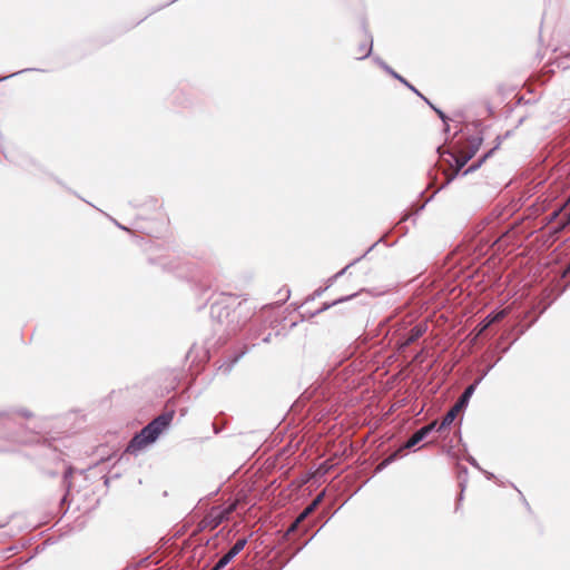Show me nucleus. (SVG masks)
<instances>
[{"instance_id":"f257e3e1","label":"nucleus","mask_w":570,"mask_h":570,"mask_svg":"<svg viewBox=\"0 0 570 570\" xmlns=\"http://www.w3.org/2000/svg\"><path fill=\"white\" fill-rule=\"evenodd\" d=\"M174 415V411H168L155 417L130 440L126 451L136 453L148 444L154 443L161 432L170 425Z\"/></svg>"},{"instance_id":"2f4dec72","label":"nucleus","mask_w":570,"mask_h":570,"mask_svg":"<svg viewBox=\"0 0 570 570\" xmlns=\"http://www.w3.org/2000/svg\"><path fill=\"white\" fill-rule=\"evenodd\" d=\"M271 338H272V333H268L266 336H264L262 338V342L263 343H269L271 342Z\"/></svg>"},{"instance_id":"58836bf2","label":"nucleus","mask_w":570,"mask_h":570,"mask_svg":"<svg viewBox=\"0 0 570 570\" xmlns=\"http://www.w3.org/2000/svg\"><path fill=\"white\" fill-rule=\"evenodd\" d=\"M176 0H171L170 2H167V6H170V3L175 2Z\"/></svg>"},{"instance_id":"0eeeda50","label":"nucleus","mask_w":570,"mask_h":570,"mask_svg":"<svg viewBox=\"0 0 570 570\" xmlns=\"http://www.w3.org/2000/svg\"><path fill=\"white\" fill-rule=\"evenodd\" d=\"M372 48H373V38L371 35L366 33L364 40L361 41V43L358 45V47L356 49L355 58L356 59L367 58L372 52Z\"/></svg>"},{"instance_id":"f8f14e48","label":"nucleus","mask_w":570,"mask_h":570,"mask_svg":"<svg viewBox=\"0 0 570 570\" xmlns=\"http://www.w3.org/2000/svg\"><path fill=\"white\" fill-rule=\"evenodd\" d=\"M482 377L473 384L469 385L459 399V406H466L471 396L473 395L476 385L481 382Z\"/></svg>"},{"instance_id":"2eb2a0df","label":"nucleus","mask_w":570,"mask_h":570,"mask_svg":"<svg viewBox=\"0 0 570 570\" xmlns=\"http://www.w3.org/2000/svg\"><path fill=\"white\" fill-rule=\"evenodd\" d=\"M357 261H358V259H355V261H354V262H352L351 264L346 265L342 271H340V272H338V273H336L332 278H330V279H328V284L326 285V287H323V292H324L327 287H330V286L333 284L334 279H336L337 277H340L341 275H343V274L347 271V268H350V267H351L355 262H357Z\"/></svg>"},{"instance_id":"aec40b11","label":"nucleus","mask_w":570,"mask_h":570,"mask_svg":"<svg viewBox=\"0 0 570 570\" xmlns=\"http://www.w3.org/2000/svg\"><path fill=\"white\" fill-rule=\"evenodd\" d=\"M72 475V469L71 468H68L65 473H63V482L67 483V488L70 487V483H69V478Z\"/></svg>"},{"instance_id":"c9c22d12","label":"nucleus","mask_w":570,"mask_h":570,"mask_svg":"<svg viewBox=\"0 0 570 570\" xmlns=\"http://www.w3.org/2000/svg\"><path fill=\"white\" fill-rule=\"evenodd\" d=\"M28 69H24V71H27ZM21 72H23V70H21ZM20 73V71L18 72H14V73H11L9 77H14L16 75Z\"/></svg>"},{"instance_id":"e433bc0d","label":"nucleus","mask_w":570,"mask_h":570,"mask_svg":"<svg viewBox=\"0 0 570 570\" xmlns=\"http://www.w3.org/2000/svg\"><path fill=\"white\" fill-rule=\"evenodd\" d=\"M569 223H570V213L567 216V224H569Z\"/></svg>"},{"instance_id":"f3484780","label":"nucleus","mask_w":570,"mask_h":570,"mask_svg":"<svg viewBox=\"0 0 570 570\" xmlns=\"http://www.w3.org/2000/svg\"><path fill=\"white\" fill-rule=\"evenodd\" d=\"M0 424L4 429H9L11 426V420L6 412H0Z\"/></svg>"},{"instance_id":"a878e982","label":"nucleus","mask_w":570,"mask_h":570,"mask_svg":"<svg viewBox=\"0 0 570 570\" xmlns=\"http://www.w3.org/2000/svg\"><path fill=\"white\" fill-rule=\"evenodd\" d=\"M469 158H470V156L464 157L462 159H456V164H458L459 168H462L465 165V163L469 160Z\"/></svg>"},{"instance_id":"473e14b6","label":"nucleus","mask_w":570,"mask_h":570,"mask_svg":"<svg viewBox=\"0 0 570 570\" xmlns=\"http://www.w3.org/2000/svg\"><path fill=\"white\" fill-rule=\"evenodd\" d=\"M439 116L444 120L445 116L441 110L435 109Z\"/></svg>"},{"instance_id":"72a5a7b5","label":"nucleus","mask_w":570,"mask_h":570,"mask_svg":"<svg viewBox=\"0 0 570 570\" xmlns=\"http://www.w3.org/2000/svg\"><path fill=\"white\" fill-rule=\"evenodd\" d=\"M474 168H475V166L470 167L469 169H466V170L463 173V175L469 174V173H470V171H472Z\"/></svg>"},{"instance_id":"20e7f679","label":"nucleus","mask_w":570,"mask_h":570,"mask_svg":"<svg viewBox=\"0 0 570 570\" xmlns=\"http://www.w3.org/2000/svg\"><path fill=\"white\" fill-rule=\"evenodd\" d=\"M426 332V325L424 323L416 324L407 332L397 333V344L400 348H405L410 344L414 343Z\"/></svg>"},{"instance_id":"7c9ffc66","label":"nucleus","mask_w":570,"mask_h":570,"mask_svg":"<svg viewBox=\"0 0 570 570\" xmlns=\"http://www.w3.org/2000/svg\"><path fill=\"white\" fill-rule=\"evenodd\" d=\"M468 461H469V463H470L471 465H473V466H475V468L480 469V466H479V464H478V462H476V460H475L474 458H469V459H468Z\"/></svg>"},{"instance_id":"4468645a","label":"nucleus","mask_w":570,"mask_h":570,"mask_svg":"<svg viewBox=\"0 0 570 570\" xmlns=\"http://www.w3.org/2000/svg\"><path fill=\"white\" fill-rule=\"evenodd\" d=\"M455 414L453 411H449L443 417L442 422L438 426V431L441 432L446 429L454 421Z\"/></svg>"},{"instance_id":"a211bd4d","label":"nucleus","mask_w":570,"mask_h":570,"mask_svg":"<svg viewBox=\"0 0 570 570\" xmlns=\"http://www.w3.org/2000/svg\"><path fill=\"white\" fill-rule=\"evenodd\" d=\"M374 61L384 70L386 71L389 75L390 73H393V69L386 65L382 59L380 58H374Z\"/></svg>"},{"instance_id":"7ed1b4c3","label":"nucleus","mask_w":570,"mask_h":570,"mask_svg":"<svg viewBox=\"0 0 570 570\" xmlns=\"http://www.w3.org/2000/svg\"><path fill=\"white\" fill-rule=\"evenodd\" d=\"M426 429H420L417 430L405 443L404 445L395 451L394 453H392L389 458H386L380 465H379V469H382L386 465H389L390 463H392L393 461H395L399 456H400V453L404 450V449H411L413 446H415L416 444H419L421 441H423L425 438H426Z\"/></svg>"},{"instance_id":"5701e85b","label":"nucleus","mask_w":570,"mask_h":570,"mask_svg":"<svg viewBox=\"0 0 570 570\" xmlns=\"http://www.w3.org/2000/svg\"><path fill=\"white\" fill-rule=\"evenodd\" d=\"M225 567H226V564H225V563H222V560L219 559V560L217 561V563L213 567V569H212V570H222V569H224Z\"/></svg>"},{"instance_id":"393cba45","label":"nucleus","mask_w":570,"mask_h":570,"mask_svg":"<svg viewBox=\"0 0 570 570\" xmlns=\"http://www.w3.org/2000/svg\"><path fill=\"white\" fill-rule=\"evenodd\" d=\"M225 567H226V564H225V563H222V560L219 559V560L217 561V563L213 567V569H212V570H222V569H224Z\"/></svg>"},{"instance_id":"ddd939ff","label":"nucleus","mask_w":570,"mask_h":570,"mask_svg":"<svg viewBox=\"0 0 570 570\" xmlns=\"http://www.w3.org/2000/svg\"><path fill=\"white\" fill-rule=\"evenodd\" d=\"M393 78L397 79L400 82H402L405 87H407L410 90H412L413 92H415L417 96H420L421 98H423L428 104L429 100L422 96V94L414 87L412 86L405 78H403L401 75H399L397 72H395L393 70V73H390Z\"/></svg>"},{"instance_id":"9d476101","label":"nucleus","mask_w":570,"mask_h":570,"mask_svg":"<svg viewBox=\"0 0 570 570\" xmlns=\"http://www.w3.org/2000/svg\"><path fill=\"white\" fill-rule=\"evenodd\" d=\"M19 442L20 440L16 435L6 432L0 435V452L12 450L13 445Z\"/></svg>"},{"instance_id":"b1692460","label":"nucleus","mask_w":570,"mask_h":570,"mask_svg":"<svg viewBox=\"0 0 570 570\" xmlns=\"http://www.w3.org/2000/svg\"><path fill=\"white\" fill-rule=\"evenodd\" d=\"M225 567H226V564H225V563H222V560L219 559V560L217 561V563L213 567V569H212V570H222V569H224Z\"/></svg>"},{"instance_id":"bb28decb","label":"nucleus","mask_w":570,"mask_h":570,"mask_svg":"<svg viewBox=\"0 0 570 570\" xmlns=\"http://www.w3.org/2000/svg\"><path fill=\"white\" fill-rule=\"evenodd\" d=\"M243 354H244V353H242L240 355L236 356V357L234 358V361L232 362V364H229L225 371H226V372L230 371L232 366H233V365H234V364L239 360V357H240Z\"/></svg>"},{"instance_id":"423d86ee","label":"nucleus","mask_w":570,"mask_h":570,"mask_svg":"<svg viewBox=\"0 0 570 570\" xmlns=\"http://www.w3.org/2000/svg\"><path fill=\"white\" fill-rule=\"evenodd\" d=\"M321 504V493H317L312 503L307 505L296 518V520L288 527L286 534L289 535L291 533L295 532L298 528V524L303 522L314 510L316 507Z\"/></svg>"},{"instance_id":"c85d7f7f","label":"nucleus","mask_w":570,"mask_h":570,"mask_svg":"<svg viewBox=\"0 0 570 570\" xmlns=\"http://www.w3.org/2000/svg\"><path fill=\"white\" fill-rule=\"evenodd\" d=\"M464 406H459V401L456 402V404L450 410V411H453L454 414L456 415V413L463 409Z\"/></svg>"},{"instance_id":"39448f33","label":"nucleus","mask_w":570,"mask_h":570,"mask_svg":"<svg viewBox=\"0 0 570 570\" xmlns=\"http://www.w3.org/2000/svg\"><path fill=\"white\" fill-rule=\"evenodd\" d=\"M236 509V504L233 503L230 504L229 507L227 508H219V507H215L210 510L208 517H207V520H208V525L212 528V529H215L217 528L218 525H220L225 520H228L230 513Z\"/></svg>"},{"instance_id":"1a4fd4ad","label":"nucleus","mask_w":570,"mask_h":570,"mask_svg":"<svg viewBox=\"0 0 570 570\" xmlns=\"http://www.w3.org/2000/svg\"><path fill=\"white\" fill-rule=\"evenodd\" d=\"M320 295H321V287L316 288L313 292L312 296L307 297L305 299V302L301 305V308H302L301 316H302L303 321L305 320L306 315H308V317H314L321 313V307L315 308L313 312H309V309L306 308V305L308 304V302L313 301L315 297H317Z\"/></svg>"},{"instance_id":"c756f323","label":"nucleus","mask_w":570,"mask_h":570,"mask_svg":"<svg viewBox=\"0 0 570 570\" xmlns=\"http://www.w3.org/2000/svg\"><path fill=\"white\" fill-rule=\"evenodd\" d=\"M112 222L115 223V225H116L118 228H120V229H122V230H127V232H129V229H128L126 226L121 225V224H120V223H118L116 219H112Z\"/></svg>"},{"instance_id":"9b49d317","label":"nucleus","mask_w":570,"mask_h":570,"mask_svg":"<svg viewBox=\"0 0 570 570\" xmlns=\"http://www.w3.org/2000/svg\"><path fill=\"white\" fill-rule=\"evenodd\" d=\"M507 315V311L505 309H502L498 313H495L494 315H488L480 324V332H483L484 330H487L492 323L494 322H499L501 321L502 318H504Z\"/></svg>"},{"instance_id":"4c0bfd02","label":"nucleus","mask_w":570,"mask_h":570,"mask_svg":"<svg viewBox=\"0 0 570 570\" xmlns=\"http://www.w3.org/2000/svg\"><path fill=\"white\" fill-rule=\"evenodd\" d=\"M559 212H554L552 218H556L558 216Z\"/></svg>"},{"instance_id":"4be33fe9","label":"nucleus","mask_w":570,"mask_h":570,"mask_svg":"<svg viewBox=\"0 0 570 570\" xmlns=\"http://www.w3.org/2000/svg\"><path fill=\"white\" fill-rule=\"evenodd\" d=\"M225 567H226V564H225V563H222V560L219 559V560L217 561V563L213 567V569H212V570H222V569H224Z\"/></svg>"},{"instance_id":"f704fd0d","label":"nucleus","mask_w":570,"mask_h":570,"mask_svg":"<svg viewBox=\"0 0 570 570\" xmlns=\"http://www.w3.org/2000/svg\"><path fill=\"white\" fill-rule=\"evenodd\" d=\"M484 474H485V476H487L488 479H492V478H493V474H492V473H490V472L484 471Z\"/></svg>"},{"instance_id":"412c9836","label":"nucleus","mask_w":570,"mask_h":570,"mask_svg":"<svg viewBox=\"0 0 570 570\" xmlns=\"http://www.w3.org/2000/svg\"><path fill=\"white\" fill-rule=\"evenodd\" d=\"M17 413L26 419H29L32 416V413L28 410H24V409H20L17 411Z\"/></svg>"},{"instance_id":"dca6fc26","label":"nucleus","mask_w":570,"mask_h":570,"mask_svg":"<svg viewBox=\"0 0 570 570\" xmlns=\"http://www.w3.org/2000/svg\"><path fill=\"white\" fill-rule=\"evenodd\" d=\"M355 295L356 294L354 293V294L347 295L345 297H341V298H338V299H336V301H334V302H332L330 304H324L323 303L322 311H325V309L330 308L331 306L335 305L336 303L348 301V299L353 298Z\"/></svg>"},{"instance_id":"f03ea898","label":"nucleus","mask_w":570,"mask_h":570,"mask_svg":"<svg viewBox=\"0 0 570 570\" xmlns=\"http://www.w3.org/2000/svg\"><path fill=\"white\" fill-rule=\"evenodd\" d=\"M240 308V303L237 304L236 308H232L228 304L225 303V299H223L212 304L210 316L220 326H225L224 331L228 335L234 334L240 327V321L238 318Z\"/></svg>"},{"instance_id":"6ab92c4d","label":"nucleus","mask_w":570,"mask_h":570,"mask_svg":"<svg viewBox=\"0 0 570 570\" xmlns=\"http://www.w3.org/2000/svg\"><path fill=\"white\" fill-rule=\"evenodd\" d=\"M438 422L434 421L425 426H423L422 429H426V435H429L433 430H438Z\"/></svg>"},{"instance_id":"cd10ccee","label":"nucleus","mask_w":570,"mask_h":570,"mask_svg":"<svg viewBox=\"0 0 570 570\" xmlns=\"http://www.w3.org/2000/svg\"><path fill=\"white\" fill-rule=\"evenodd\" d=\"M464 406H459V401L456 402V404L450 410V411H453L454 414L456 415V413L463 409Z\"/></svg>"},{"instance_id":"6e6552de","label":"nucleus","mask_w":570,"mask_h":570,"mask_svg":"<svg viewBox=\"0 0 570 570\" xmlns=\"http://www.w3.org/2000/svg\"><path fill=\"white\" fill-rule=\"evenodd\" d=\"M247 539H238L234 546L220 558L226 566L245 548Z\"/></svg>"}]
</instances>
